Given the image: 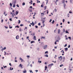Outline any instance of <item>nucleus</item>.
<instances>
[{
  "label": "nucleus",
  "instance_id": "5",
  "mask_svg": "<svg viewBox=\"0 0 73 73\" xmlns=\"http://www.w3.org/2000/svg\"><path fill=\"white\" fill-rule=\"evenodd\" d=\"M16 38L17 40H18L19 38V36L17 35L16 37Z\"/></svg>",
  "mask_w": 73,
  "mask_h": 73
},
{
  "label": "nucleus",
  "instance_id": "24",
  "mask_svg": "<svg viewBox=\"0 0 73 73\" xmlns=\"http://www.w3.org/2000/svg\"><path fill=\"white\" fill-rule=\"evenodd\" d=\"M45 57H48V54L45 55Z\"/></svg>",
  "mask_w": 73,
  "mask_h": 73
},
{
  "label": "nucleus",
  "instance_id": "41",
  "mask_svg": "<svg viewBox=\"0 0 73 73\" xmlns=\"http://www.w3.org/2000/svg\"><path fill=\"white\" fill-rule=\"evenodd\" d=\"M52 21V19H50V21H49V23H51V22Z\"/></svg>",
  "mask_w": 73,
  "mask_h": 73
},
{
  "label": "nucleus",
  "instance_id": "43",
  "mask_svg": "<svg viewBox=\"0 0 73 73\" xmlns=\"http://www.w3.org/2000/svg\"><path fill=\"white\" fill-rule=\"evenodd\" d=\"M21 62H23V61H24V60H23V59H22L21 60Z\"/></svg>",
  "mask_w": 73,
  "mask_h": 73
},
{
  "label": "nucleus",
  "instance_id": "9",
  "mask_svg": "<svg viewBox=\"0 0 73 73\" xmlns=\"http://www.w3.org/2000/svg\"><path fill=\"white\" fill-rule=\"evenodd\" d=\"M35 41L33 40L31 42V44H32V43H35Z\"/></svg>",
  "mask_w": 73,
  "mask_h": 73
},
{
  "label": "nucleus",
  "instance_id": "46",
  "mask_svg": "<svg viewBox=\"0 0 73 73\" xmlns=\"http://www.w3.org/2000/svg\"><path fill=\"white\" fill-rule=\"evenodd\" d=\"M68 48H70V45H68Z\"/></svg>",
  "mask_w": 73,
  "mask_h": 73
},
{
  "label": "nucleus",
  "instance_id": "32",
  "mask_svg": "<svg viewBox=\"0 0 73 73\" xmlns=\"http://www.w3.org/2000/svg\"><path fill=\"white\" fill-rule=\"evenodd\" d=\"M38 62L39 63V64H40V63H41V61H40V60H38Z\"/></svg>",
  "mask_w": 73,
  "mask_h": 73
},
{
  "label": "nucleus",
  "instance_id": "21",
  "mask_svg": "<svg viewBox=\"0 0 73 73\" xmlns=\"http://www.w3.org/2000/svg\"><path fill=\"white\" fill-rule=\"evenodd\" d=\"M15 6H16V5H15V4H13V8H15Z\"/></svg>",
  "mask_w": 73,
  "mask_h": 73
},
{
  "label": "nucleus",
  "instance_id": "51",
  "mask_svg": "<svg viewBox=\"0 0 73 73\" xmlns=\"http://www.w3.org/2000/svg\"><path fill=\"white\" fill-rule=\"evenodd\" d=\"M45 69H46L47 68H48V67H47V66H45Z\"/></svg>",
  "mask_w": 73,
  "mask_h": 73
},
{
  "label": "nucleus",
  "instance_id": "45",
  "mask_svg": "<svg viewBox=\"0 0 73 73\" xmlns=\"http://www.w3.org/2000/svg\"><path fill=\"white\" fill-rule=\"evenodd\" d=\"M9 20H10V21H12V18H10L9 19Z\"/></svg>",
  "mask_w": 73,
  "mask_h": 73
},
{
  "label": "nucleus",
  "instance_id": "61",
  "mask_svg": "<svg viewBox=\"0 0 73 73\" xmlns=\"http://www.w3.org/2000/svg\"><path fill=\"white\" fill-rule=\"evenodd\" d=\"M1 50L2 52H3V51L4 50L3 49V48H2L1 49Z\"/></svg>",
  "mask_w": 73,
  "mask_h": 73
},
{
  "label": "nucleus",
  "instance_id": "26",
  "mask_svg": "<svg viewBox=\"0 0 73 73\" xmlns=\"http://www.w3.org/2000/svg\"><path fill=\"white\" fill-rule=\"evenodd\" d=\"M29 10V11L30 12H32L33 11H32V9H31V10Z\"/></svg>",
  "mask_w": 73,
  "mask_h": 73
},
{
  "label": "nucleus",
  "instance_id": "20",
  "mask_svg": "<svg viewBox=\"0 0 73 73\" xmlns=\"http://www.w3.org/2000/svg\"><path fill=\"white\" fill-rule=\"evenodd\" d=\"M9 5H10V6H11L10 8H11V7H12V3H10Z\"/></svg>",
  "mask_w": 73,
  "mask_h": 73
},
{
  "label": "nucleus",
  "instance_id": "54",
  "mask_svg": "<svg viewBox=\"0 0 73 73\" xmlns=\"http://www.w3.org/2000/svg\"><path fill=\"white\" fill-rule=\"evenodd\" d=\"M63 23H64V22L65 21V19H63Z\"/></svg>",
  "mask_w": 73,
  "mask_h": 73
},
{
  "label": "nucleus",
  "instance_id": "4",
  "mask_svg": "<svg viewBox=\"0 0 73 73\" xmlns=\"http://www.w3.org/2000/svg\"><path fill=\"white\" fill-rule=\"evenodd\" d=\"M47 46H48V45H45V46H44L43 49H46V48H47Z\"/></svg>",
  "mask_w": 73,
  "mask_h": 73
},
{
  "label": "nucleus",
  "instance_id": "42",
  "mask_svg": "<svg viewBox=\"0 0 73 73\" xmlns=\"http://www.w3.org/2000/svg\"><path fill=\"white\" fill-rule=\"evenodd\" d=\"M35 27L36 28H38V26H35Z\"/></svg>",
  "mask_w": 73,
  "mask_h": 73
},
{
  "label": "nucleus",
  "instance_id": "59",
  "mask_svg": "<svg viewBox=\"0 0 73 73\" xmlns=\"http://www.w3.org/2000/svg\"><path fill=\"white\" fill-rule=\"evenodd\" d=\"M9 28L10 29H12V26H11V27H9Z\"/></svg>",
  "mask_w": 73,
  "mask_h": 73
},
{
  "label": "nucleus",
  "instance_id": "55",
  "mask_svg": "<svg viewBox=\"0 0 73 73\" xmlns=\"http://www.w3.org/2000/svg\"><path fill=\"white\" fill-rule=\"evenodd\" d=\"M60 35H61V36H62V33H61L60 34Z\"/></svg>",
  "mask_w": 73,
  "mask_h": 73
},
{
  "label": "nucleus",
  "instance_id": "10",
  "mask_svg": "<svg viewBox=\"0 0 73 73\" xmlns=\"http://www.w3.org/2000/svg\"><path fill=\"white\" fill-rule=\"evenodd\" d=\"M16 2H17V1L16 0H15L14 1V4H16Z\"/></svg>",
  "mask_w": 73,
  "mask_h": 73
},
{
  "label": "nucleus",
  "instance_id": "25",
  "mask_svg": "<svg viewBox=\"0 0 73 73\" xmlns=\"http://www.w3.org/2000/svg\"><path fill=\"white\" fill-rule=\"evenodd\" d=\"M3 49V50H5V49H6V47H4V48H2Z\"/></svg>",
  "mask_w": 73,
  "mask_h": 73
},
{
  "label": "nucleus",
  "instance_id": "16",
  "mask_svg": "<svg viewBox=\"0 0 73 73\" xmlns=\"http://www.w3.org/2000/svg\"><path fill=\"white\" fill-rule=\"evenodd\" d=\"M15 28H20V27L17 25V26H15Z\"/></svg>",
  "mask_w": 73,
  "mask_h": 73
},
{
  "label": "nucleus",
  "instance_id": "13",
  "mask_svg": "<svg viewBox=\"0 0 73 73\" xmlns=\"http://www.w3.org/2000/svg\"><path fill=\"white\" fill-rule=\"evenodd\" d=\"M73 1V0H70V3L72 4V3H73V2H72Z\"/></svg>",
  "mask_w": 73,
  "mask_h": 73
},
{
  "label": "nucleus",
  "instance_id": "8",
  "mask_svg": "<svg viewBox=\"0 0 73 73\" xmlns=\"http://www.w3.org/2000/svg\"><path fill=\"white\" fill-rule=\"evenodd\" d=\"M58 33L59 34L60 33V30L59 29L58 31Z\"/></svg>",
  "mask_w": 73,
  "mask_h": 73
},
{
  "label": "nucleus",
  "instance_id": "6",
  "mask_svg": "<svg viewBox=\"0 0 73 73\" xmlns=\"http://www.w3.org/2000/svg\"><path fill=\"white\" fill-rule=\"evenodd\" d=\"M19 11L18 10H17L16 11V12H15V14L16 15H17L18 13H19Z\"/></svg>",
  "mask_w": 73,
  "mask_h": 73
},
{
  "label": "nucleus",
  "instance_id": "23",
  "mask_svg": "<svg viewBox=\"0 0 73 73\" xmlns=\"http://www.w3.org/2000/svg\"><path fill=\"white\" fill-rule=\"evenodd\" d=\"M19 32H21V28H20L19 29Z\"/></svg>",
  "mask_w": 73,
  "mask_h": 73
},
{
  "label": "nucleus",
  "instance_id": "3",
  "mask_svg": "<svg viewBox=\"0 0 73 73\" xmlns=\"http://www.w3.org/2000/svg\"><path fill=\"white\" fill-rule=\"evenodd\" d=\"M19 67H20L21 68L23 69V65L21 64H20L19 65Z\"/></svg>",
  "mask_w": 73,
  "mask_h": 73
},
{
  "label": "nucleus",
  "instance_id": "36",
  "mask_svg": "<svg viewBox=\"0 0 73 73\" xmlns=\"http://www.w3.org/2000/svg\"><path fill=\"white\" fill-rule=\"evenodd\" d=\"M5 28H6V29H8V27H6L5 26Z\"/></svg>",
  "mask_w": 73,
  "mask_h": 73
},
{
  "label": "nucleus",
  "instance_id": "47",
  "mask_svg": "<svg viewBox=\"0 0 73 73\" xmlns=\"http://www.w3.org/2000/svg\"><path fill=\"white\" fill-rule=\"evenodd\" d=\"M54 44L55 45H56V44H57V42H56V41L55 42Z\"/></svg>",
  "mask_w": 73,
  "mask_h": 73
},
{
  "label": "nucleus",
  "instance_id": "56",
  "mask_svg": "<svg viewBox=\"0 0 73 73\" xmlns=\"http://www.w3.org/2000/svg\"><path fill=\"white\" fill-rule=\"evenodd\" d=\"M37 50H40V48H37Z\"/></svg>",
  "mask_w": 73,
  "mask_h": 73
},
{
  "label": "nucleus",
  "instance_id": "18",
  "mask_svg": "<svg viewBox=\"0 0 73 73\" xmlns=\"http://www.w3.org/2000/svg\"><path fill=\"white\" fill-rule=\"evenodd\" d=\"M14 13H12V17L13 18L14 17Z\"/></svg>",
  "mask_w": 73,
  "mask_h": 73
},
{
  "label": "nucleus",
  "instance_id": "31",
  "mask_svg": "<svg viewBox=\"0 0 73 73\" xmlns=\"http://www.w3.org/2000/svg\"><path fill=\"white\" fill-rule=\"evenodd\" d=\"M41 7H42V8H43V7H44V5H42H42H41Z\"/></svg>",
  "mask_w": 73,
  "mask_h": 73
},
{
  "label": "nucleus",
  "instance_id": "34",
  "mask_svg": "<svg viewBox=\"0 0 73 73\" xmlns=\"http://www.w3.org/2000/svg\"><path fill=\"white\" fill-rule=\"evenodd\" d=\"M38 25H39V26H40V25H41V23H39L38 24Z\"/></svg>",
  "mask_w": 73,
  "mask_h": 73
},
{
  "label": "nucleus",
  "instance_id": "52",
  "mask_svg": "<svg viewBox=\"0 0 73 73\" xmlns=\"http://www.w3.org/2000/svg\"><path fill=\"white\" fill-rule=\"evenodd\" d=\"M3 68H7V66H3Z\"/></svg>",
  "mask_w": 73,
  "mask_h": 73
},
{
  "label": "nucleus",
  "instance_id": "19",
  "mask_svg": "<svg viewBox=\"0 0 73 73\" xmlns=\"http://www.w3.org/2000/svg\"><path fill=\"white\" fill-rule=\"evenodd\" d=\"M42 24H44V23L45 22V20H44V19H42Z\"/></svg>",
  "mask_w": 73,
  "mask_h": 73
},
{
  "label": "nucleus",
  "instance_id": "27",
  "mask_svg": "<svg viewBox=\"0 0 73 73\" xmlns=\"http://www.w3.org/2000/svg\"><path fill=\"white\" fill-rule=\"evenodd\" d=\"M25 5V3H22V5Z\"/></svg>",
  "mask_w": 73,
  "mask_h": 73
},
{
  "label": "nucleus",
  "instance_id": "57",
  "mask_svg": "<svg viewBox=\"0 0 73 73\" xmlns=\"http://www.w3.org/2000/svg\"><path fill=\"white\" fill-rule=\"evenodd\" d=\"M65 59V57L64 56L63 57V59L64 60Z\"/></svg>",
  "mask_w": 73,
  "mask_h": 73
},
{
  "label": "nucleus",
  "instance_id": "15",
  "mask_svg": "<svg viewBox=\"0 0 73 73\" xmlns=\"http://www.w3.org/2000/svg\"><path fill=\"white\" fill-rule=\"evenodd\" d=\"M65 0H62V3L63 4H65Z\"/></svg>",
  "mask_w": 73,
  "mask_h": 73
},
{
  "label": "nucleus",
  "instance_id": "64",
  "mask_svg": "<svg viewBox=\"0 0 73 73\" xmlns=\"http://www.w3.org/2000/svg\"><path fill=\"white\" fill-rule=\"evenodd\" d=\"M9 65H10V66H12V65H11V63H9Z\"/></svg>",
  "mask_w": 73,
  "mask_h": 73
},
{
  "label": "nucleus",
  "instance_id": "17",
  "mask_svg": "<svg viewBox=\"0 0 73 73\" xmlns=\"http://www.w3.org/2000/svg\"><path fill=\"white\" fill-rule=\"evenodd\" d=\"M11 68H12L11 69ZM10 70H13V68H12V67H10Z\"/></svg>",
  "mask_w": 73,
  "mask_h": 73
},
{
  "label": "nucleus",
  "instance_id": "53",
  "mask_svg": "<svg viewBox=\"0 0 73 73\" xmlns=\"http://www.w3.org/2000/svg\"><path fill=\"white\" fill-rule=\"evenodd\" d=\"M30 8H31V9H32V6H31L29 7Z\"/></svg>",
  "mask_w": 73,
  "mask_h": 73
},
{
  "label": "nucleus",
  "instance_id": "30",
  "mask_svg": "<svg viewBox=\"0 0 73 73\" xmlns=\"http://www.w3.org/2000/svg\"><path fill=\"white\" fill-rule=\"evenodd\" d=\"M54 20H53L52 21V24H54Z\"/></svg>",
  "mask_w": 73,
  "mask_h": 73
},
{
  "label": "nucleus",
  "instance_id": "40",
  "mask_svg": "<svg viewBox=\"0 0 73 73\" xmlns=\"http://www.w3.org/2000/svg\"><path fill=\"white\" fill-rule=\"evenodd\" d=\"M44 7V10H45L46 9V6H45Z\"/></svg>",
  "mask_w": 73,
  "mask_h": 73
},
{
  "label": "nucleus",
  "instance_id": "14",
  "mask_svg": "<svg viewBox=\"0 0 73 73\" xmlns=\"http://www.w3.org/2000/svg\"><path fill=\"white\" fill-rule=\"evenodd\" d=\"M64 49L65 51H67V50H68V48H64Z\"/></svg>",
  "mask_w": 73,
  "mask_h": 73
},
{
  "label": "nucleus",
  "instance_id": "7",
  "mask_svg": "<svg viewBox=\"0 0 73 73\" xmlns=\"http://www.w3.org/2000/svg\"><path fill=\"white\" fill-rule=\"evenodd\" d=\"M65 7H66V4L64 3V9H66V8H65Z\"/></svg>",
  "mask_w": 73,
  "mask_h": 73
},
{
  "label": "nucleus",
  "instance_id": "39",
  "mask_svg": "<svg viewBox=\"0 0 73 73\" xmlns=\"http://www.w3.org/2000/svg\"><path fill=\"white\" fill-rule=\"evenodd\" d=\"M4 53H5L4 55V56H5V55H6V54L7 53V52H5V51H4Z\"/></svg>",
  "mask_w": 73,
  "mask_h": 73
},
{
  "label": "nucleus",
  "instance_id": "29",
  "mask_svg": "<svg viewBox=\"0 0 73 73\" xmlns=\"http://www.w3.org/2000/svg\"><path fill=\"white\" fill-rule=\"evenodd\" d=\"M27 58H30V56L29 55L27 56Z\"/></svg>",
  "mask_w": 73,
  "mask_h": 73
},
{
  "label": "nucleus",
  "instance_id": "33",
  "mask_svg": "<svg viewBox=\"0 0 73 73\" xmlns=\"http://www.w3.org/2000/svg\"><path fill=\"white\" fill-rule=\"evenodd\" d=\"M20 27H23V26H24V25L22 24H21L20 25Z\"/></svg>",
  "mask_w": 73,
  "mask_h": 73
},
{
  "label": "nucleus",
  "instance_id": "44",
  "mask_svg": "<svg viewBox=\"0 0 73 73\" xmlns=\"http://www.w3.org/2000/svg\"><path fill=\"white\" fill-rule=\"evenodd\" d=\"M24 46H26V47H27V44H24Z\"/></svg>",
  "mask_w": 73,
  "mask_h": 73
},
{
  "label": "nucleus",
  "instance_id": "62",
  "mask_svg": "<svg viewBox=\"0 0 73 73\" xmlns=\"http://www.w3.org/2000/svg\"><path fill=\"white\" fill-rule=\"evenodd\" d=\"M42 19H43L44 20H45V19H46V17H45L44 18H43Z\"/></svg>",
  "mask_w": 73,
  "mask_h": 73
},
{
  "label": "nucleus",
  "instance_id": "58",
  "mask_svg": "<svg viewBox=\"0 0 73 73\" xmlns=\"http://www.w3.org/2000/svg\"><path fill=\"white\" fill-rule=\"evenodd\" d=\"M26 38H27V39H28V38H29V36H27L26 37Z\"/></svg>",
  "mask_w": 73,
  "mask_h": 73
},
{
  "label": "nucleus",
  "instance_id": "49",
  "mask_svg": "<svg viewBox=\"0 0 73 73\" xmlns=\"http://www.w3.org/2000/svg\"><path fill=\"white\" fill-rule=\"evenodd\" d=\"M33 6H35V3H33Z\"/></svg>",
  "mask_w": 73,
  "mask_h": 73
},
{
  "label": "nucleus",
  "instance_id": "37",
  "mask_svg": "<svg viewBox=\"0 0 73 73\" xmlns=\"http://www.w3.org/2000/svg\"><path fill=\"white\" fill-rule=\"evenodd\" d=\"M67 46V44H66L64 46V47H66Z\"/></svg>",
  "mask_w": 73,
  "mask_h": 73
},
{
  "label": "nucleus",
  "instance_id": "50",
  "mask_svg": "<svg viewBox=\"0 0 73 73\" xmlns=\"http://www.w3.org/2000/svg\"><path fill=\"white\" fill-rule=\"evenodd\" d=\"M30 72L31 73H32H32H33V72H32V70H30Z\"/></svg>",
  "mask_w": 73,
  "mask_h": 73
},
{
  "label": "nucleus",
  "instance_id": "1",
  "mask_svg": "<svg viewBox=\"0 0 73 73\" xmlns=\"http://www.w3.org/2000/svg\"><path fill=\"white\" fill-rule=\"evenodd\" d=\"M53 65H53V63L50 64L48 65V68H52V66H53Z\"/></svg>",
  "mask_w": 73,
  "mask_h": 73
},
{
  "label": "nucleus",
  "instance_id": "22",
  "mask_svg": "<svg viewBox=\"0 0 73 73\" xmlns=\"http://www.w3.org/2000/svg\"><path fill=\"white\" fill-rule=\"evenodd\" d=\"M65 32H66V33H69L68 31L67 30Z\"/></svg>",
  "mask_w": 73,
  "mask_h": 73
},
{
  "label": "nucleus",
  "instance_id": "2",
  "mask_svg": "<svg viewBox=\"0 0 73 73\" xmlns=\"http://www.w3.org/2000/svg\"><path fill=\"white\" fill-rule=\"evenodd\" d=\"M58 58L60 61H61L62 59V56H60L59 57H58Z\"/></svg>",
  "mask_w": 73,
  "mask_h": 73
},
{
  "label": "nucleus",
  "instance_id": "28",
  "mask_svg": "<svg viewBox=\"0 0 73 73\" xmlns=\"http://www.w3.org/2000/svg\"><path fill=\"white\" fill-rule=\"evenodd\" d=\"M48 51L45 52V54H48Z\"/></svg>",
  "mask_w": 73,
  "mask_h": 73
},
{
  "label": "nucleus",
  "instance_id": "11",
  "mask_svg": "<svg viewBox=\"0 0 73 73\" xmlns=\"http://www.w3.org/2000/svg\"><path fill=\"white\" fill-rule=\"evenodd\" d=\"M33 39H34L35 40H36V36H34L33 37Z\"/></svg>",
  "mask_w": 73,
  "mask_h": 73
},
{
  "label": "nucleus",
  "instance_id": "48",
  "mask_svg": "<svg viewBox=\"0 0 73 73\" xmlns=\"http://www.w3.org/2000/svg\"><path fill=\"white\" fill-rule=\"evenodd\" d=\"M16 6L17 7H19V5L18 4Z\"/></svg>",
  "mask_w": 73,
  "mask_h": 73
},
{
  "label": "nucleus",
  "instance_id": "60",
  "mask_svg": "<svg viewBox=\"0 0 73 73\" xmlns=\"http://www.w3.org/2000/svg\"><path fill=\"white\" fill-rule=\"evenodd\" d=\"M22 58H19V60H22Z\"/></svg>",
  "mask_w": 73,
  "mask_h": 73
},
{
  "label": "nucleus",
  "instance_id": "12",
  "mask_svg": "<svg viewBox=\"0 0 73 73\" xmlns=\"http://www.w3.org/2000/svg\"><path fill=\"white\" fill-rule=\"evenodd\" d=\"M23 73H27V70H25L23 71Z\"/></svg>",
  "mask_w": 73,
  "mask_h": 73
},
{
  "label": "nucleus",
  "instance_id": "35",
  "mask_svg": "<svg viewBox=\"0 0 73 73\" xmlns=\"http://www.w3.org/2000/svg\"><path fill=\"white\" fill-rule=\"evenodd\" d=\"M18 24H20V23H21V21H20V20H18Z\"/></svg>",
  "mask_w": 73,
  "mask_h": 73
},
{
  "label": "nucleus",
  "instance_id": "63",
  "mask_svg": "<svg viewBox=\"0 0 73 73\" xmlns=\"http://www.w3.org/2000/svg\"><path fill=\"white\" fill-rule=\"evenodd\" d=\"M68 37H67L66 38V39L65 40H68Z\"/></svg>",
  "mask_w": 73,
  "mask_h": 73
},
{
  "label": "nucleus",
  "instance_id": "38",
  "mask_svg": "<svg viewBox=\"0 0 73 73\" xmlns=\"http://www.w3.org/2000/svg\"><path fill=\"white\" fill-rule=\"evenodd\" d=\"M68 38H69V39H70V40H71V37L70 36L68 37Z\"/></svg>",
  "mask_w": 73,
  "mask_h": 73
}]
</instances>
